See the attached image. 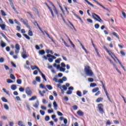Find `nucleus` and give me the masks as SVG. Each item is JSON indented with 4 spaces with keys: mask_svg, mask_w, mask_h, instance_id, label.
<instances>
[{
    "mask_svg": "<svg viewBox=\"0 0 126 126\" xmlns=\"http://www.w3.org/2000/svg\"><path fill=\"white\" fill-rule=\"evenodd\" d=\"M84 70L85 71L86 74L89 76H92L93 75V72L91 70V67L89 66H85Z\"/></svg>",
    "mask_w": 126,
    "mask_h": 126,
    "instance_id": "1",
    "label": "nucleus"
},
{
    "mask_svg": "<svg viewBox=\"0 0 126 126\" xmlns=\"http://www.w3.org/2000/svg\"><path fill=\"white\" fill-rule=\"evenodd\" d=\"M92 15L94 19L99 22H102V19L99 16V15L96 14L95 13H92Z\"/></svg>",
    "mask_w": 126,
    "mask_h": 126,
    "instance_id": "2",
    "label": "nucleus"
},
{
    "mask_svg": "<svg viewBox=\"0 0 126 126\" xmlns=\"http://www.w3.org/2000/svg\"><path fill=\"white\" fill-rule=\"evenodd\" d=\"M97 108L99 111L100 114H103L104 113V109H103V104L100 103L97 105Z\"/></svg>",
    "mask_w": 126,
    "mask_h": 126,
    "instance_id": "3",
    "label": "nucleus"
},
{
    "mask_svg": "<svg viewBox=\"0 0 126 126\" xmlns=\"http://www.w3.org/2000/svg\"><path fill=\"white\" fill-rule=\"evenodd\" d=\"M3 22V21H2V19H1L0 16V27L1 28V29H2V30H4L5 29L6 25H5V24H2Z\"/></svg>",
    "mask_w": 126,
    "mask_h": 126,
    "instance_id": "4",
    "label": "nucleus"
},
{
    "mask_svg": "<svg viewBox=\"0 0 126 126\" xmlns=\"http://www.w3.org/2000/svg\"><path fill=\"white\" fill-rule=\"evenodd\" d=\"M23 52L22 53V57L23 59H27V58H28V56L27 55V52H26V51H25V50H24V48H23Z\"/></svg>",
    "mask_w": 126,
    "mask_h": 126,
    "instance_id": "5",
    "label": "nucleus"
},
{
    "mask_svg": "<svg viewBox=\"0 0 126 126\" xmlns=\"http://www.w3.org/2000/svg\"><path fill=\"white\" fill-rule=\"evenodd\" d=\"M106 52L107 53H108L109 56H110L112 58V59L114 60V61H115V58H114L113 56H114V57H115V58H116V59H117V57H116V55H115V53L112 52V51H111L110 50H108Z\"/></svg>",
    "mask_w": 126,
    "mask_h": 126,
    "instance_id": "6",
    "label": "nucleus"
},
{
    "mask_svg": "<svg viewBox=\"0 0 126 126\" xmlns=\"http://www.w3.org/2000/svg\"><path fill=\"white\" fill-rule=\"evenodd\" d=\"M26 93L28 96H31L32 94V91L31 90L30 88L27 87L26 88Z\"/></svg>",
    "mask_w": 126,
    "mask_h": 126,
    "instance_id": "7",
    "label": "nucleus"
},
{
    "mask_svg": "<svg viewBox=\"0 0 126 126\" xmlns=\"http://www.w3.org/2000/svg\"><path fill=\"white\" fill-rule=\"evenodd\" d=\"M89 5H91V6H92V7H94V9H98V6L94 5L93 4L91 3L88 0H84Z\"/></svg>",
    "mask_w": 126,
    "mask_h": 126,
    "instance_id": "8",
    "label": "nucleus"
},
{
    "mask_svg": "<svg viewBox=\"0 0 126 126\" xmlns=\"http://www.w3.org/2000/svg\"><path fill=\"white\" fill-rule=\"evenodd\" d=\"M34 66H31V68H32V70H34V69H37V70L39 71V73L41 74V75H42V74H44L42 71H41V70H40V69L39 68V67H38V66L34 65L35 68H33Z\"/></svg>",
    "mask_w": 126,
    "mask_h": 126,
    "instance_id": "9",
    "label": "nucleus"
},
{
    "mask_svg": "<svg viewBox=\"0 0 126 126\" xmlns=\"http://www.w3.org/2000/svg\"><path fill=\"white\" fill-rule=\"evenodd\" d=\"M44 32L46 33V34L47 35V37H48V38H49V39H50V40H51L52 42H53V43L55 44L56 42H55V40H54V39H53V37H51V36H50V34H49V33H48V32H46V31H45Z\"/></svg>",
    "mask_w": 126,
    "mask_h": 126,
    "instance_id": "10",
    "label": "nucleus"
},
{
    "mask_svg": "<svg viewBox=\"0 0 126 126\" xmlns=\"http://www.w3.org/2000/svg\"><path fill=\"white\" fill-rule=\"evenodd\" d=\"M73 14L74 15V16H75L78 19H79V20H80V21H81V22H83V20H82V19H81V18L80 17H79V16H78V15L76 14L75 13L73 12Z\"/></svg>",
    "mask_w": 126,
    "mask_h": 126,
    "instance_id": "11",
    "label": "nucleus"
},
{
    "mask_svg": "<svg viewBox=\"0 0 126 126\" xmlns=\"http://www.w3.org/2000/svg\"><path fill=\"white\" fill-rule=\"evenodd\" d=\"M57 87L60 88V89H61V93L62 94H64V91L62 89V85H61V84H58Z\"/></svg>",
    "mask_w": 126,
    "mask_h": 126,
    "instance_id": "12",
    "label": "nucleus"
},
{
    "mask_svg": "<svg viewBox=\"0 0 126 126\" xmlns=\"http://www.w3.org/2000/svg\"><path fill=\"white\" fill-rule=\"evenodd\" d=\"M77 115H78L79 116H83L84 115V113H83V112L81 111V110H79L77 112Z\"/></svg>",
    "mask_w": 126,
    "mask_h": 126,
    "instance_id": "13",
    "label": "nucleus"
},
{
    "mask_svg": "<svg viewBox=\"0 0 126 126\" xmlns=\"http://www.w3.org/2000/svg\"><path fill=\"white\" fill-rule=\"evenodd\" d=\"M53 106L55 110L58 109V104H57V102H56V101L53 102Z\"/></svg>",
    "mask_w": 126,
    "mask_h": 126,
    "instance_id": "14",
    "label": "nucleus"
},
{
    "mask_svg": "<svg viewBox=\"0 0 126 126\" xmlns=\"http://www.w3.org/2000/svg\"><path fill=\"white\" fill-rule=\"evenodd\" d=\"M98 5H99V6H101V7H102V8H103L104 9H105V10H107V11H108V12H111V11H110V10H109V9L103 6V5L101 4L100 3H99Z\"/></svg>",
    "mask_w": 126,
    "mask_h": 126,
    "instance_id": "15",
    "label": "nucleus"
},
{
    "mask_svg": "<svg viewBox=\"0 0 126 126\" xmlns=\"http://www.w3.org/2000/svg\"><path fill=\"white\" fill-rule=\"evenodd\" d=\"M0 46L1 48H4V47L6 46V44H5L3 41L1 40L0 42Z\"/></svg>",
    "mask_w": 126,
    "mask_h": 126,
    "instance_id": "16",
    "label": "nucleus"
},
{
    "mask_svg": "<svg viewBox=\"0 0 126 126\" xmlns=\"http://www.w3.org/2000/svg\"><path fill=\"white\" fill-rule=\"evenodd\" d=\"M102 101H103L102 97H98L96 100V103H100V102H102Z\"/></svg>",
    "mask_w": 126,
    "mask_h": 126,
    "instance_id": "17",
    "label": "nucleus"
},
{
    "mask_svg": "<svg viewBox=\"0 0 126 126\" xmlns=\"http://www.w3.org/2000/svg\"><path fill=\"white\" fill-rule=\"evenodd\" d=\"M17 88V87H16V85H12L11 86V89L12 90L14 91Z\"/></svg>",
    "mask_w": 126,
    "mask_h": 126,
    "instance_id": "18",
    "label": "nucleus"
},
{
    "mask_svg": "<svg viewBox=\"0 0 126 126\" xmlns=\"http://www.w3.org/2000/svg\"><path fill=\"white\" fill-rule=\"evenodd\" d=\"M38 53L39 55H41V56H43V55H45V50H40Z\"/></svg>",
    "mask_w": 126,
    "mask_h": 126,
    "instance_id": "19",
    "label": "nucleus"
},
{
    "mask_svg": "<svg viewBox=\"0 0 126 126\" xmlns=\"http://www.w3.org/2000/svg\"><path fill=\"white\" fill-rule=\"evenodd\" d=\"M98 90H99V88L96 87L92 90V92H93V93H95L97 92V91H98Z\"/></svg>",
    "mask_w": 126,
    "mask_h": 126,
    "instance_id": "20",
    "label": "nucleus"
},
{
    "mask_svg": "<svg viewBox=\"0 0 126 126\" xmlns=\"http://www.w3.org/2000/svg\"><path fill=\"white\" fill-rule=\"evenodd\" d=\"M37 97L36 96H33L32 97L29 98V101H33V100H36Z\"/></svg>",
    "mask_w": 126,
    "mask_h": 126,
    "instance_id": "21",
    "label": "nucleus"
},
{
    "mask_svg": "<svg viewBox=\"0 0 126 126\" xmlns=\"http://www.w3.org/2000/svg\"><path fill=\"white\" fill-rule=\"evenodd\" d=\"M76 94H77V96H79V97H81V96H82L81 92H80V91H77L76 92Z\"/></svg>",
    "mask_w": 126,
    "mask_h": 126,
    "instance_id": "22",
    "label": "nucleus"
},
{
    "mask_svg": "<svg viewBox=\"0 0 126 126\" xmlns=\"http://www.w3.org/2000/svg\"><path fill=\"white\" fill-rule=\"evenodd\" d=\"M37 103H35L33 105V106L34 107V108H38V106H39V100H37Z\"/></svg>",
    "mask_w": 126,
    "mask_h": 126,
    "instance_id": "23",
    "label": "nucleus"
},
{
    "mask_svg": "<svg viewBox=\"0 0 126 126\" xmlns=\"http://www.w3.org/2000/svg\"><path fill=\"white\" fill-rule=\"evenodd\" d=\"M35 80L37 81V82H41V77L39 76L36 77Z\"/></svg>",
    "mask_w": 126,
    "mask_h": 126,
    "instance_id": "24",
    "label": "nucleus"
},
{
    "mask_svg": "<svg viewBox=\"0 0 126 126\" xmlns=\"http://www.w3.org/2000/svg\"><path fill=\"white\" fill-rule=\"evenodd\" d=\"M28 35H29V36H33V32H32V31H31V30H30L29 31Z\"/></svg>",
    "mask_w": 126,
    "mask_h": 126,
    "instance_id": "25",
    "label": "nucleus"
},
{
    "mask_svg": "<svg viewBox=\"0 0 126 126\" xmlns=\"http://www.w3.org/2000/svg\"><path fill=\"white\" fill-rule=\"evenodd\" d=\"M1 34L2 35V37H3V38H4V39L7 41V42H9L8 38H7V37L5 36V35H4V34H3V33H1Z\"/></svg>",
    "mask_w": 126,
    "mask_h": 126,
    "instance_id": "26",
    "label": "nucleus"
},
{
    "mask_svg": "<svg viewBox=\"0 0 126 126\" xmlns=\"http://www.w3.org/2000/svg\"><path fill=\"white\" fill-rule=\"evenodd\" d=\"M15 48L16 50H20V46L18 44H16Z\"/></svg>",
    "mask_w": 126,
    "mask_h": 126,
    "instance_id": "27",
    "label": "nucleus"
},
{
    "mask_svg": "<svg viewBox=\"0 0 126 126\" xmlns=\"http://www.w3.org/2000/svg\"><path fill=\"white\" fill-rule=\"evenodd\" d=\"M1 100L2 101H3V102H4V103H7V102H8V101L7 100V99H6V98H5V97H3L1 98Z\"/></svg>",
    "mask_w": 126,
    "mask_h": 126,
    "instance_id": "28",
    "label": "nucleus"
},
{
    "mask_svg": "<svg viewBox=\"0 0 126 126\" xmlns=\"http://www.w3.org/2000/svg\"><path fill=\"white\" fill-rule=\"evenodd\" d=\"M53 10L55 13V14H56V15H58V13H59V11H58V10L57 9V8L56 7H55L54 9H53Z\"/></svg>",
    "mask_w": 126,
    "mask_h": 126,
    "instance_id": "29",
    "label": "nucleus"
},
{
    "mask_svg": "<svg viewBox=\"0 0 126 126\" xmlns=\"http://www.w3.org/2000/svg\"><path fill=\"white\" fill-rule=\"evenodd\" d=\"M17 83L19 85L21 84V83H22V80L20 79H18L17 80Z\"/></svg>",
    "mask_w": 126,
    "mask_h": 126,
    "instance_id": "30",
    "label": "nucleus"
},
{
    "mask_svg": "<svg viewBox=\"0 0 126 126\" xmlns=\"http://www.w3.org/2000/svg\"><path fill=\"white\" fill-rule=\"evenodd\" d=\"M45 121L46 122H49V121H50V116H46L45 117Z\"/></svg>",
    "mask_w": 126,
    "mask_h": 126,
    "instance_id": "31",
    "label": "nucleus"
},
{
    "mask_svg": "<svg viewBox=\"0 0 126 126\" xmlns=\"http://www.w3.org/2000/svg\"><path fill=\"white\" fill-rule=\"evenodd\" d=\"M61 61H62V59L59 58L58 59L55 60V63H61Z\"/></svg>",
    "mask_w": 126,
    "mask_h": 126,
    "instance_id": "32",
    "label": "nucleus"
},
{
    "mask_svg": "<svg viewBox=\"0 0 126 126\" xmlns=\"http://www.w3.org/2000/svg\"><path fill=\"white\" fill-rule=\"evenodd\" d=\"M102 88H103V90H104L105 94L108 93V92L107 91V89H106V87H105V85H102Z\"/></svg>",
    "mask_w": 126,
    "mask_h": 126,
    "instance_id": "33",
    "label": "nucleus"
},
{
    "mask_svg": "<svg viewBox=\"0 0 126 126\" xmlns=\"http://www.w3.org/2000/svg\"><path fill=\"white\" fill-rule=\"evenodd\" d=\"M46 87L49 89V90H52V89H53V87L51 85H47Z\"/></svg>",
    "mask_w": 126,
    "mask_h": 126,
    "instance_id": "34",
    "label": "nucleus"
},
{
    "mask_svg": "<svg viewBox=\"0 0 126 126\" xmlns=\"http://www.w3.org/2000/svg\"><path fill=\"white\" fill-rule=\"evenodd\" d=\"M90 87H95V86H97V84L96 83H91L90 85Z\"/></svg>",
    "mask_w": 126,
    "mask_h": 126,
    "instance_id": "35",
    "label": "nucleus"
},
{
    "mask_svg": "<svg viewBox=\"0 0 126 126\" xmlns=\"http://www.w3.org/2000/svg\"><path fill=\"white\" fill-rule=\"evenodd\" d=\"M112 35H113V36H115V37H116V38L120 39V38L119 37V35H118V34H117V33L113 32L112 33Z\"/></svg>",
    "mask_w": 126,
    "mask_h": 126,
    "instance_id": "36",
    "label": "nucleus"
},
{
    "mask_svg": "<svg viewBox=\"0 0 126 126\" xmlns=\"http://www.w3.org/2000/svg\"><path fill=\"white\" fill-rule=\"evenodd\" d=\"M23 36H24V37L26 38V39H27L28 40H30V37H29L28 35L26 34H23Z\"/></svg>",
    "mask_w": 126,
    "mask_h": 126,
    "instance_id": "37",
    "label": "nucleus"
},
{
    "mask_svg": "<svg viewBox=\"0 0 126 126\" xmlns=\"http://www.w3.org/2000/svg\"><path fill=\"white\" fill-rule=\"evenodd\" d=\"M1 15H2V16H6V14L5 13V12H4V11L1 10Z\"/></svg>",
    "mask_w": 126,
    "mask_h": 126,
    "instance_id": "38",
    "label": "nucleus"
},
{
    "mask_svg": "<svg viewBox=\"0 0 126 126\" xmlns=\"http://www.w3.org/2000/svg\"><path fill=\"white\" fill-rule=\"evenodd\" d=\"M4 108L5 109V110H9V107H8V105H7L6 104L4 105Z\"/></svg>",
    "mask_w": 126,
    "mask_h": 126,
    "instance_id": "39",
    "label": "nucleus"
},
{
    "mask_svg": "<svg viewBox=\"0 0 126 126\" xmlns=\"http://www.w3.org/2000/svg\"><path fill=\"white\" fill-rule=\"evenodd\" d=\"M99 27H100V25L98 24H95L94 25V28L95 29H99Z\"/></svg>",
    "mask_w": 126,
    "mask_h": 126,
    "instance_id": "40",
    "label": "nucleus"
},
{
    "mask_svg": "<svg viewBox=\"0 0 126 126\" xmlns=\"http://www.w3.org/2000/svg\"><path fill=\"white\" fill-rule=\"evenodd\" d=\"M23 122L22 121H19L18 123V125L19 126H23Z\"/></svg>",
    "mask_w": 126,
    "mask_h": 126,
    "instance_id": "41",
    "label": "nucleus"
},
{
    "mask_svg": "<svg viewBox=\"0 0 126 126\" xmlns=\"http://www.w3.org/2000/svg\"><path fill=\"white\" fill-rule=\"evenodd\" d=\"M26 107L28 110V111H31V109H30V105H29V104L27 103L26 104Z\"/></svg>",
    "mask_w": 126,
    "mask_h": 126,
    "instance_id": "42",
    "label": "nucleus"
},
{
    "mask_svg": "<svg viewBox=\"0 0 126 126\" xmlns=\"http://www.w3.org/2000/svg\"><path fill=\"white\" fill-rule=\"evenodd\" d=\"M14 21L16 23V24H17L18 25H19L20 26H21V24L19 23V22H18V21H17V20L15 19Z\"/></svg>",
    "mask_w": 126,
    "mask_h": 126,
    "instance_id": "43",
    "label": "nucleus"
},
{
    "mask_svg": "<svg viewBox=\"0 0 126 126\" xmlns=\"http://www.w3.org/2000/svg\"><path fill=\"white\" fill-rule=\"evenodd\" d=\"M33 24H34V25L35 26H36V25H37L38 29H39V27H40V26H39V24H38V23H37V21H35L34 22H33Z\"/></svg>",
    "mask_w": 126,
    "mask_h": 126,
    "instance_id": "44",
    "label": "nucleus"
},
{
    "mask_svg": "<svg viewBox=\"0 0 126 126\" xmlns=\"http://www.w3.org/2000/svg\"><path fill=\"white\" fill-rule=\"evenodd\" d=\"M105 94L107 97V99H108L109 101H110V102H111V103H112V100H111V98H110V97L109 96V94H108V93H107Z\"/></svg>",
    "mask_w": 126,
    "mask_h": 126,
    "instance_id": "45",
    "label": "nucleus"
},
{
    "mask_svg": "<svg viewBox=\"0 0 126 126\" xmlns=\"http://www.w3.org/2000/svg\"><path fill=\"white\" fill-rule=\"evenodd\" d=\"M10 77L11 78V79H15V76H14V75H13V74H10Z\"/></svg>",
    "mask_w": 126,
    "mask_h": 126,
    "instance_id": "46",
    "label": "nucleus"
},
{
    "mask_svg": "<svg viewBox=\"0 0 126 126\" xmlns=\"http://www.w3.org/2000/svg\"><path fill=\"white\" fill-rule=\"evenodd\" d=\"M41 76L45 81H47V79L46 78V76H45V74H42Z\"/></svg>",
    "mask_w": 126,
    "mask_h": 126,
    "instance_id": "47",
    "label": "nucleus"
},
{
    "mask_svg": "<svg viewBox=\"0 0 126 126\" xmlns=\"http://www.w3.org/2000/svg\"><path fill=\"white\" fill-rule=\"evenodd\" d=\"M66 93L68 95H70V94H72V91L69 90L68 91L66 92Z\"/></svg>",
    "mask_w": 126,
    "mask_h": 126,
    "instance_id": "48",
    "label": "nucleus"
},
{
    "mask_svg": "<svg viewBox=\"0 0 126 126\" xmlns=\"http://www.w3.org/2000/svg\"><path fill=\"white\" fill-rule=\"evenodd\" d=\"M7 83H13V81L11 80L10 79H7Z\"/></svg>",
    "mask_w": 126,
    "mask_h": 126,
    "instance_id": "49",
    "label": "nucleus"
},
{
    "mask_svg": "<svg viewBox=\"0 0 126 126\" xmlns=\"http://www.w3.org/2000/svg\"><path fill=\"white\" fill-rule=\"evenodd\" d=\"M40 88H42V89H44V88H46V87L44 86V85L43 84H40L39 85Z\"/></svg>",
    "mask_w": 126,
    "mask_h": 126,
    "instance_id": "50",
    "label": "nucleus"
},
{
    "mask_svg": "<svg viewBox=\"0 0 126 126\" xmlns=\"http://www.w3.org/2000/svg\"><path fill=\"white\" fill-rule=\"evenodd\" d=\"M57 114H58L59 116H63V114L62 112H60V111H57Z\"/></svg>",
    "mask_w": 126,
    "mask_h": 126,
    "instance_id": "51",
    "label": "nucleus"
},
{
    "mask_svg": "<svg viewBox=\"0 0 126 126\" xmlns=\"http://www.w3.org/2000/svg\"><path fill=\"white\" fill-rule=\"evenodd\" d=\"M19 90L20 92H24V88L23 87L19 88Z\"/></svg>",
    "mask_w": 126,
    "mask_h": 126,
    "instance_id": "52",
    "label": "nucleus"
},
{
    "mask_svg": "<svg viewBox=\"0 0 126 126\" xmlns=\"http://www.w3.org/2000/svg\"><path fill=\"white\" fill-rule=\"evenodd\" d=\"M88 80L89 82H93V81H94V79H93L92 78H89Z\"/></svg>",
    "mask_w": 126,
    "mask_h": 126,
    "instance_id": "53",
    "label": "nucleus"
},
{
    "mask_svg": "<svg viewBox=\"0 0 126 126\" xmlns=\"http://www.w3.org/2000/svg\"><path fill=\"white\" fill-rule=\"evenodd\" d=\"M9 22L10 23V24H14V22H13V20L11 19H9Z\"/></svg>",
    "mask_w": 126,
    "mask_h": 126,
    "instance_id": "54",
    "label": "nucleus"
},
{
    "mask_svg": "<svg viewBox=\"0 0 126 126\" xmlns=\"http://www.w3.org/2000/svg\"><path fill=\"white\" fill-rule=\"evenodd\" d=\"M39 112H40V113L41 114V115H42V116H44V115H45V111H44L42 110H40Z\"/></svg>",
    "mask_w": 126,
    "mask_h": 126,
    "instance_id": "55",
    "label": "nucleus"
},
{
    "mask_svg": "<svg viewBox=\"0 0 126 126\" xmlns=\"http://www.w3.org/2000/svg\"><path fill=\"white\" fill-rule=\"evenodd\" d=\"M62 88L63 89V90H64L65 91L67 90V87H66V86H65V85H63L62 86Z\"/></svg>",
    "mask_w": 126,
    "mask_h": 126,
    "instance_id": "56",
    "label": "nucleus"
},
{
    "mask_svg": "<svg viewBox=\"0 0 126 126\" xmlns=\"http://www.w3.org/2000/svg\"><path fill=\"white\" fill-rule=\"evenodd\" d=\"M120 54L123 56L125 57V56H126V53L123 51H120Z\"/></svg>",
    "mask_w": 126,
    "mask_h": 126,
    "instance_id": "57",
    "label": "nucleus"
},
{
    "mask_svg": "<svg viewBox=\"0 0 126 126\" xmlns=\"http://www.w3.org/2000/svg\"><path fill=\"white\" fill-rule=\"evenodd\" d=\"M87 21L90 23H93V21L91 19H87Z\"/></svg>",
    "mask_w": 126,
    "mask_h": 126,
    "instance_id": "58",
    "label": "nucleus"
},
{
    "mask_svg": "<svg viewBox=\"0 0 126 126\" xmlns=\"http://www.w3.org/2000/svg\"><path fill=\"white\" fill-rule=\"evenodd\" d=\"M58 82H59V83H61V84L63 83V79H59L58 80Z\"/></svg>",
    "mask_w": 126,
    "mask_h": 126,
    "instance_id": "59",
    "label": "nucleus"
},
{
    "mask_svg": "<svg viewBox=\"0 0 126 126\" xmlns=\"http://www.w3.org/2000/svg\"><path fill=\"white\" fill-rule=\"evenodd\" d=\"M62 80L63 81H66V80H67V78L66 77L64 76L62 78Z\"/></svg>",
    "mask_w": 126,
    "mask_h": 126,
    "instance_id": "60",
    "label": "nucleus"
},
{
    "mask_svg": "<svg viewBox=\"0 0 126 126\" xmlns=\"http://www.w3.org/2000/svg\"><path fill=\"white\" fill-rule=\"evenodd\" d=\"M72 108H73V110H77V109H78V107L76 105H73L72 106Z\"/></svg>",
    "mask_w": 126,
    "mask_h": 126,
    "instance_id": "61",
    "label": "nucleus"
},
{
    "mask_svg": "<svg viewBox=\"0 0 126 126\" xmlns=\"http://www.w3.org/2000/svg\"><path fill=\"white\" fill-rule=\"evenodd\" d=\"M16 35H17V37H18V38H21L22 37L21 34L19 33H17Z\"/></svg>",
    "mask_w": 126,
    "mask_h": 126,
    "instance_id": "62",
    "label": "nucleus"
},
{
    "mask_svg": "<svg viewBox=\"0 0 126 126\" xmlns=\"http://www.w3.org/2000/svg\"><path fill=\"white\" fill-rule=\"evenodd\" d=\"M49 99L50 100H51V101H53V100H54V96L52 95H50Z\"/></svg>",
    "mask_w": 126,
    "mask_h": 126,
    "instance_id": "63",
    "label": "nucleus"
},
{
    "mask_svg": "<svg viewBox=\"0 0 126 126\" xmlns=\"http://www.w3.org/2000/svg\"><path fill=\"white\" fill-rule=\"evenodd\" d=\"M122 15L124 16V18H126V14L125 12L122 11Z\"/></svg>",
    "mask_w": 126,
    "mask_h": 126,
    "instance_id": "64",
    "label": "nucleus"
}]
</instances>
